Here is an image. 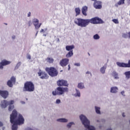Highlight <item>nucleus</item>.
Returning <instances> with one entry per match:
<instances>
[{"label":"nucleus","instance_id":"nucleus-47","mask_svg":"<svg viewBox=\"0 0 130 130\" xmlns=\"http://www.w3.org/2000/svg\"><path fill=\"white\" fill-rule=\"evenodd\" d=\"M15 38H16V36H12V39H15Z\"/></svg>","mask_w":130,"mask_h":130},{"label":"nucleus","instance_id":"nucleus-54","mask_svg":"<svg viewBox=\"0 0 130 130\" xmlns=\"http://www.w3.org/2000/svg\"><path fill=\"white\" fill-rule=\"evenodd\" d=\"M44 36H46V35H44Z\"/></svg>","mask_w":130,"mask_h":130},{"label":"nucleus","instance_id":"nucleus-16","mask_svg":"<svg viewBox=\"0 0 130 130\" xmlns=\"http://www.w3.org/2000/svg\"><path fill=\"white\" fill-rule=\"evenodd\" d=\"M93 6L95 9H101L102 8V6H101V2L96 0L94 1Z\"/></svg>","mask_w":130,"mask_h":130},{"label":"nucleus","instance_id":"nucleus-51","mask_svg":"<svg viewBox=\"0 0 130 130\" xmlns=\"http://www.w3.org/2000/svg\"><path fill=\"white\" fill-rule=\"evenodd\" d=\"M68 68H71V67L70 66V64L68 65Z\"/></svg>","mask_w":130,"mask_h":130},{"label":"nucleus","instance_id":"nucleus-15","mask_svg":"<svg viewBox=\"0 0 130 130\" xmlns=\"http://www.w3.org/2000/svg\"><path fill=\"white\" fill-rule=\"evenodd\" d=\"M0 95L6 99V98H8V96H9V91L7 90H0Z\"/></svg>","mask_w":130,"mask_h":130},{"label":"nucleus","instance_id":"nucleus-38","mask_svg":"<svg viewBox=\"0 0 130 130\" xmlns=\"http://www.w3.org/2000/svg\"><path fill=\"white\" fill-rule=\"evenodd\" d=\"M27 58H28V59H31V55H30V54H27Z\"/></svg>","mask_w":130,"mask_h":130},{"label":"nucleus","instance_id":"nucleus-57","mask_svg":"<svg viewBox=\"0 0 130 130\" xmlns=\"http://www.w3.org/2000/svg\"><path fill=\"white\" fill-rule=\"evenodd\" d=\"M5 129V128L3 127V130H4Z\"/></svg>","mask_w":130,"mask_h":130},{"label":"nucleus","instance_id":"nucleus-22","mask_svg":"<svg viewBox=\"0 0 130 130\" xmlns=\"http://www.w3.org/2000/svg\"><path fill=\"white\" fill-rule=\"evenodd\" d=\"M74 55V52H73V51H70L67 54H66V57L67 58H69V57H72Z\"/></svg>","mask_w":130,"mask_h":130},{"label":"nucleus","instance_id":"nucleus-2","mask_svg":"<svg viewBox=\"0 0 130 130\" xmlns=\"http://www.w3.org/2000/svg\"><path fill=\"white\" fill-rule=\"evenodd\" d=\"M18 116V112L16 109H14L12 111V113L10 115V122L12 123L13 125L12 127V130H17L18 129V123L15 122V118H16Z\"/></svg>","mask_w":130,"mask_h":130},{"label":"nucleus","instance_id":"nucleus-31","mask_svg":"<svg viewBox=\"0 0 130 130\" xmlns=\"http://www.w3.org/2000/svg\"><path fill=\"white\" fill-rule=\"evenodd\" d=\"M124 1L125 0H120L118 3V5H123V4H124Z\"/></svg>","mask_w":130,"mask_h":130},{"label":"nucleus","instance_id":"nucleus-4","mask_svg":"<svg viewBox=\"0 0 130 130\" xmlns=\"http://www.w3.org/2000/svg\"><path fill=\"white\" fill-rule=\"evenodd\" d=\"M35 90V85L31 81H26L23 86V92H34Z\"/></svg>","mask_w":130,"mask_h":130},{"label":"nucleus","instance_id":"nucleus-43","mask_svg":"<svg viewBox=\"0 0 130 130\" xmlns=\"http://www.w3.org/2000/svg\"><path fill=\"white\" fill-rule=\"evenodd\" d=\"M127 35H128V38H129L130 39V32H127Z\"/></svg>","mask_w":130,"mask_h":130},{"label":"nucleus","instance_id":"nucleus-37","mask_svg":"<svg viewBox=\"0 0 130 130\" xmlns=\"http://www.w3.org/2000/svg\"><path fill=\"white\" fill-rule=\"evenodd\" d=\"M41 25H42V23H40L39 25H37V27H36V29H39L40 27H41Z\"/></svg>","mask_w":130,"mask_h":130},{"label":"nucleus","instance_id":"nucleus-7","mask_svg":"<svg viewBox=\"0 0 130 130\" xmlns=\"http://www.w3.org/2000/svg\"><path fill=\"white\" fill-rule=\"evenodd\" d=\"M45 71L50 77H56L58 75V72L54 67H46Z\"/></svg>","mask_w":130,"mask_h":130},{"label":"nucleus","instance_id":"nucleus-52","mask_svg":"<svg viewBox=\"0 0 130 130\" xmlns=\"http://www.w3.org/2000/svg\"><path fill=\"white\" fill-rule=\"evenodd\" d=\"M22 103H23V104H24L25 102H22Z\"/></svg>","mask_w":130,"mask_h":130},{"label":"nucleus","instance_id":"nucleus-25","mask_svg":"<svg viewBox=\"0 0 130 130\" xmlns=\"http://www.w3.org/2000/svg\"><path fill=\"white\" fill-rule=\"evenodd\" d=\"M124 75L125 76L126 79L128 80L130 79V71H127L124 73Z\"/></svg>","mask_w":130,"mask_h":130},{"label":"nucleus","instance_id":"nucleus-49","mask_svg":"<svg viewBox=\"0 0 130 130\" xmlns=\"http://www.w3.org/2000/svg\"><path fill=\"white\" fill-rule=\"evenodd\" d=\"M71 70V67H68V71H70Z\"/></svg>","mask_w":130,"mask_h":130},{"label":"nucleus","instance_id":"nucleus-44","mask_svg":"<svg viewBox=\"0 0 130 130\" xmlns=\"http://www.w3.org/2000/svg\"><path fill=\"white\" fill-rule=\"evenodd\" d=\"M42 32H45V31H44V29H42L41 30H40V32L41 33H42Z\"/></svg>","mask_w":130,"mask_h":130},{"label":"nucleus","instance_id":"nucleus-24","mask_svg":"<svg viewBox=\"0 0 130 130\" xmlns=\"http://www.w3.org/2000/svg\"><path fill=\"white\" fill-rule=\"evenodd\" d=\"M46 60L47 62H49V63H53V61H54V59H53V58H50V57H47L46 59Z\"/></svg>","mask_w":130,"mask_h":130},{"label":"nucleus","instance_id":"nucleus-30","mask_svg":"<svg viewBox=\"0 0 130 130\" xmlns=\"http://www.w3.org/2000/svg\"><path fill=\"white\" fill-rule=\"evenodd\" d=\"M93 39L95 40L100 39V36H99V35H98V34H95V35L93 36Z\"/></svg>","mask_w":130,"mask_h":130},{"label":"nucleus","instance_id":"nucleus-35","mask_svg":"<svg viewBox=\"0 0 130 130\" xmlns=\"http://www.w3.org/2000/svg\"><path fill=\"white\" fill-rule=\"evenodd\" d=\"M122 36L123 38H127V37H128L127 33V34H123Z\"/></svg>","mask_w":130,"mask_h":130},{"label":"nucleus","instance_id":"nucleus-42","mask_svg":"<svg viewBox=\"0 0 130 130\" xmlns=\"http://www.w3.org/2000/svg\"><path fill=\"white\" fill-rule=\"evenodd\" d=\"M31 16V12H29L27 15V17H30Z\"/></svg>","mask_w":130,"mask_h":130},{"label":"nucleus","instance_id":"nucleus-28","mask_svg":"<svg viewBox=\"0 0 130 130\" xmlns=\"http://www.w3.org/2000/svg\"><path fill=\"white\" fill-rule=\"evenodd\" d=\"M78 87L79 89H84V83H79L78 84Z\"/></svg>","mask_w":130,"mask_h":130},{"label":"nucleus","instance_id":"nucleus-10","mask_svg":"<svg viewBox=\"0 0 130 130\" xmlns=\"http://www.w3.org/2000/svg\"><path fill=\"white\" fill-rule=\"evenodd\" d=\"M38 75L39 77H40L41 79H48V75H47V73L45 72H43L41 71V70H40L39 72L38 73Z\"/></svg>","mask_w":130,"mask_h":130},{"label":"nucleus","instance_id":"nucleus-41","mask_svg":"<svg viewBox=\"0 0 130 130\" xmlns=\"http://www.w3.org/2000/svg\"><path fill=\"white\" fill-rule=\"evenodd\" d=\"M121 94L123 95V96H124V91H122L121 92Z\"/></svg>","mask_w":130,"mask_h":130},{"label":"nucleus","instance_id":"nucleus-32","mask_svg":"<svg viewBox=\"0 0 130 130\" xmlns=\"http://www.w3.org/2000/svg\"><path fill=\"white\" fill-rule=\"evenodd\" d=\"M73 124H74V122H71L68 124H67V127H71Z\"/></svg>","mask_w":130,"mask_h":130},{"label":"nucleus","instance_id":"nucleus-21","mask_svg":"<svg viewBox=\"0 0 130 130\" xmlns=\"http://www.w3.org/2000/svg\"><path fill=\"white\" fill-rule=\"evenodd\" d=\"M118 88L117 87H112L111 88V93H117Z\"/></svg>","mask_w":130,"mask_h":130},{"label":"nucleus","instance_id":"nucleus-45","mask_svg":"<svg viewBox=\"0 0 130 130\" xmlns=\"http://www.w3.org/2000/svg\"><path fill=\"white\" fill-rule=\"evenodd\" d=\"M123 117H125V115H124V113H123L122 114Z\"/></svg>","mask_w":130,"mask_h":130},{"label":"nucleus","instance_id":"nucleus-55","mask_svg":"<svg viewBox=\"0 0 130 130\" xmlns=\"http://www.w3.org/2000/svg\"><path fill=\"white\" fill-rule=\"evenodd\" d=\"M5 25H8V24H7V23H5Z\"/></svg>","mask_w":130,"mask_h":130},{"label":"nucleus","instance_id":"nucleus-1","mask_svg":"<svg viewBox=\"0 0 130 130\" xmlns=\"http://www.w3.org/2000/svg\"><path fill=\"white\" fill-rule=\"evenodd\" d=\"M74 23L80 27H87L88 24H103L104 22L102 19L99 17H95L90 19H84L82 18H76Z\"/></svg>","mask_w":130,"mask_h":130},{"label":"nucleus","instance_id":"nucleus-13","mask_svg":"<svg viewBox=\"0 0 130 130\" xmlns=\"http://www.w3.org/2000/svg\"><path fill=\"white\" fill-rule=\"evenodd\" d=\"M69 61H70V59L68 58H63L60 61L59 64L62 67H67V65L69 64Z\"/></svg>","mask_w":130,"mask_h":130},{"label":"nucleus","instance_id":"nucleus-8","mask_svg":"<svg viewBox=\"0 0 130 130\" xmlns=\"http://www.w3.org/2000/svg\"><path fill=\"white\" fill-rule=\"evenodd\" d=\"M25 121V119L23 116L21 114H19L17 119V117L14 119V122L16 123H18V125L21 124H23L24 122Z\"/></svg>","mask_w":130,"mask_h":130},{"label":"nucleus","instance_id":"nucleus-26","mask_svg":"<svg viewBox=\"0 0 130 130\" xmlns=\"http://www.w3.org/2000/svg\"><path fill=\"white\" fill-rule=\"evenodd\" d=\"M57 121H59V122H68V119L66 118H60L57 119Z\"/></svg>","mask_w":130,"mask_h":130},{"label":"nucleus","instance_id":"nucleus-23","mask_svg":"<svg viewBox=\"0 0 130 130\" xmlns=\"http://www.w3.org/2000/svg\"><path fill=\"white\" fill-rule=\"evenodd\" d=\"M75 11L76 13V17H77V16H79V15H80V14H81V10H80V8H75Z\"/></svg>","mask_w":130,"mask_h":130},{"label":"nucleus","instance_id":"nucleus-39","mask_svg":"<svg viewBox=\"0 0 130 130\" xmlns=\"http://www.w3.org/2000/svg\"><path fill=\"white\" fill-rule=\"evenodd\" d=\"M74 66H76L77 67H80L81 66V64H80V63H75L74 64Z\"/></svg>","mask_w":130,"mask_h":130},{"label":"nucleus","instance_id":"nucleus-36","mask_svg":"<svg viewBox=\"0 0 130 130\" xmlns=\"http://www.w3.org/2000/svg\"><path fill=\"white\" fill-rule=\"evenodd\" d=\"M27 25H28V27H30V26H31V25H32V22L31 21H29L27 23Z\"/></svg>","mask_w":130,"mask_h":130},{"label":"nucleus","instance_id":"nucleus-17","mask_svg":"<svg viewBox=\"0 0 130 130\" xmlns=\"http://www.w3.org/2000/svg\"><path fill=\"white\" fill-rule=\"evenodd\" d=\"M88 11V7L84 6L82 8V13L83 16H87V12Z\"/></svg>","mask_w":130,"mask_h":130},{"label":"nucleus","instance_id":"nucleus-5","mask_svg":"<svg viewBox=\"0 0 130 130\" xmlns=\"http://www.w3.org/2000/svg\"><path fill=\"white\" fill-rule=\"evenodd\" d=\"M15 102L13 100H11L9 102H8L6 100H4L1 102V107L2 108H6L8 105H9L8 110L9 111H12L15 108L14 104Z\"/></svg>","mask_w":130,"mask_h":130},{"label":"nucleus","instance_id":"nucleus-3","mask_svg":"<svg viewBox=\"0 0 130 130\" xmlns=\"http://www.w3.org/2000/svg\"><path fill=\"white\" fill-rule=\"evenodd\" d=\"M80 119L85 128H87L88 130H95V127L94 126H90V121L88 120L86 116L83 115H81L80 116Z\"/></svg>","mask_w":130,"mask_h":130},{"label":"nucleus","instance_id":"nucleus-50","mask_svg":"<svg viewBox=\"0 0 130 130\" xmlns=\"http://www.w3.org/2000/svg\"><path fill=\"white\" fill-rule=\"evenodd\" d=\"M38 34V31H37V33L36 34V36H37V35Z\"/></svg>","mask_w":130,"mask_h":130},{"label":"nucleus","instance_id":"nucleus-19","mask_svg":"<svg viewBox=\"0 0 130 130\" xmlns=\"http://www.w3.org/2000/svg\"><path fill=\"white\" fill-rule=\"evenodd\" d=\"M32 23L34 25L35 28L37 27V25L39 24V20L37 19H34L32 20Z\"/></svg>","mask_w":130,"mask_h":130},{"label":"nucleus","instance_id":"nucleus-56","mask_svg":"<svg viewBox=\"0 0 130 130\" xmlns=\"http://www.w3.org/2000/svg\"><path fill=\"white\" fill-rule=\"evenodd\" d=\"M89 55H90V53H88Z\"/></svg>","mask_w":130,"mask_h":130},{"label":"nucleus","instance_id":"nucleus-6","mask_svg":"<svg viewBox=\"0 0 130 130\" xmlns=\"http://www.w3.org/2000/svg\"><path fill=\"white\" fill-rule=\"evenodd\" d=\"M68 92H69V88L58 87L55 91H52V94L54 96H56V95H62Z\"/></svg>","mask_w":130,"mask_h":130},{"label":"nucleus","instance_id":"nucleus-14","mask_svg":"<svg viewBox=\"0 0 130 130\" xmlns=\"http://www.w3.org/2000/svg\"><path fill=\"white\" fill-rule=\"evenodd\" d=\"M11 63V61H8L6 59L3 60L1 62H0V69L3 70L4 69V67L6 66H9Z\"/></svg>","mask_w":130,"mask_h":130},{"label":"nucleus","instance_id":"nucleus-9","mask_svg":"<svg viewBox=\"0 0 130 130\" xmlns=\"http://www.w3.org/2000/svg\"><path fill=\"white\" fill-rule=\"evenodd\" d=\"M57 85L59 87H68L69 83H68V81L64 80H59L57 81Z\"/></svg>","mask_w":130,"mask_h":130},{"label":"nucleus","instance_id":"nucleus-34","mask_svg":"<svg viewBox=\"0 0 130 130\" xmlns=\"http://www.w3.org/2000/svg\"><path fill=\"white\" fill-rule=\"evenodd\" d=\"M112 21L114 23H115V24H118V23H119L118 22V20L116 19H114L112 20Z\"/></svg>","mask_w":130,"mask_h":130},{"label":"nucleus","instance_id":"nucleus-40","mask_svg":"<svg viewBox=\"0 0 130 130\" xmlns=\"http://www.w3.org/2000/svg\"><path fill=\"white\" fill-rule=\"evenodd\" d=\"M56 103L57 104H59V103H60V100L59 99H57L56 101Z\"/></svg>","mask_w":130,"mask_h":130},{"label":"nucleus","instance_id":"nucleus-27","mask_svg":"<svg viewBox=\"0 0 130 130\" xmlns=\"http://www.w3.org/2000/svg\"><path fill=\"white\" fill-rule=\"evenodd\" d=\"M112 75L113 77H114V79H115L116 80L118 79V74H117V73L113 72Z\"/></svg>","mask_w":130,"mask_h":130},{"label":"nucleus","instance_id":"nucleus-48","mask_svg":"<svg viewBox=\"0 0 130 130\" xmlns=\"http://www.w3.org/2000/svg\"><path fill=\"white\" fill-rule=\"evenodd\" d=\"M86 74H90V72L88 71V72H87L86 73Z\"/></svg>","mask_w":130,"mask_h":130},{"label":"nucleus","instance_id":"nucleus-20","mask_svg":"<svg viewBox=\"0 0 130 130\" xmlns=\"http://www.w3.org/2000/svg\"><path fill=\"white\" fill-rule=\"evenodd\" d=\"M107 68V64H105L104 66L102 67L100 69L101 73H102V74H105V71Z\"/></svg>","mask_w":130,"mask_h":130},{"label":"nucleus","instance_id":"nucleus-53","mask_svg":"<svg viewBox=\"0 0 130 130\" xmlns=\"http://www.w3.org/2000/svg\"><path fill=\"white\" fill-rule=\"evenodd\" d=\"M91 1H92L93 2H94V1H96V0H91Z\"/></svg>","mask_w":130,"mask_h":130},{"label":"nucleus","instance_id":"nucleus-33","mask_svg":"<svg viewBox=\"0 0 130 130\" xmlns=\"http://www.w3.org/2000/svg\"><path fill=\"white\" fill-rule=\"evenodd\" d=\"M76 92H77V96H78V97H80L81 93L80 92V91L79 90H78L77 89H76Z\"/></svg>","mask_w":130,"mask_h":130},{"label":"nucleus","instance_id":"nucleus-29","mask_svg":"<svg viewBox=\"0 0 130 130\" xmlns=\"http://www.w3.org/2000/svg\"><path fill=\"white\" fill-rule=\"evenodd\" d=\"M95 112L98 114H101V112H100V108L98 107H95Z\"/></svg>","mask_w":130,"mask_h":130},{"label":"nucleus","instance_id":"nucleus-18","mask_svg":"<svg viewBox=\"0 0 130 130\" xmlns=\"http://www.w3.org/2000/svg\"><path fill=\"white\" fill-rule=\"evenodd\" d=\"M75 48V46L70 45V46H66V49L67 51H73V49Z\"/></svg>","mask_w":130,"mask_h":130},{"label":"nucleus","instance_id":"nucleus-11","mask_svg":"<svg viewBox=\"0 0 130 130\" xmlns=\"http://www.w3.org/2000/svg\"><path fill=\"white\" fill-rule=\"evenodd\" d=\"M116 63L120 68H130V60H128V63L119 62H117Z\"/></svg>","mask_w":130,"mask_h":130},{"label":"nucleus","instance_id":"nucleus-12","mask_svg":"<svg viewBox=\"0 0 130 130\" xmlns=\"http://www.w3.org/2000/svg\"><path fill=\"white\" fill-rule=\"evenodd\" d=\"M16 83V78L14 76H12L10 80H8L7 82V85L8 87L12 88L13 85V84H15Z\"/></svg>","mask_w":130,"mask_h":130},{"label":"nucleus","instance_id":"nucleus-46","mask_svg":"<svg viewBox=\"0 0 130 130\" xmlns=\"http://www.w3.org/2000/svg\"><path fill=\"white\" fill-rule=\"evenodd\" d=\"M3 125L4 124L1 122H0V126H3Z\"/></svg>","mask_w":130,"mask_h":130}]
</instances>
